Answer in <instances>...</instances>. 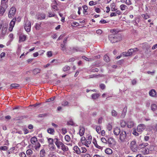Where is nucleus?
Returning <instances> with one entry per match:
<instances>
[{
  "instance_id": "f257e3e1",
  "label": "nucleus",
  "mask_w": 157,
  "mask_h": 157,
  "mask_svg": "<svg viewBox=\"0 0 157 157\" xmlns=\"http://www.w3.org/2000/svg\"><path fill=\"white\" fill-rule=\"evenodd\" d=\"M119 139L118 140L121 143H123L128 142L130 139V136L128 133L126 134V132L124 130H122L121 132L119 135Z\"/></svg>"
},
{
  "instance_id": "f03ea898",
  "label": "nucleus",
  "mask_w": 157,
  "mask_h": 157,
  "mask_svg": "<svg viewBox=\"0 0 157 157\" xmlns=\"http://www.w3.org/2000/svg\"><path fill=\"white\" fill-rule=\"evenodd\" d=\"M30 142L33 144L32 147L37 151H38L41 146V145L37 140V139L35 136L32 137L30 140Z\"/></svg>"
},
{
  "instance_id": "7ed1b4c3",
  "label": "nucleus",
  "mask_w": 157,
  "mask_h": 157,
  "mask_svg": "<svg viewBox=\"0 0 157 157\" xmlns=\"http://www.w3.org/2000/svg\"><path fill=\"white\" fill-rule=\"evenodd\" d=\"M92 138L91 136H89L87 139H86L84 137H82L81 139V141L83 145L88 147L91 143Z\"/></svg>"
},
{
  "instance_id": "20e7f679",
  "label": "nucleus",
  "mask_w": 157,
  "mask_h": 157,
  "mask_svg": "<svg viewBox=\"0 0 157 157\" xmlns=\"http://www.w3.org/2000/svg\"><path fill=\"white\" fill-rule=\"evenodd\" d=\"M109 39L111 43H114L119 41L121 38L119 35L111 34L109 35Z\"/></svg>"
},
{
  "instance_id": "39448f33",
  "label": "nucleus",
  "mask_w": 157,
  "mask_h": 157,
  "mask_svg": "<svg viewBox=\"0 0 157 157\" xmlns=\"http://www.w3.org/2000/svg\"><path fill=\"white\" fill-rule=\"evenodd\" d=\"M8 7L7 4H1L0 8V16H2Z\"/></svg>"
},
{
  "instance_id": "423d86ee",
  "label": "nucleus",
  "mask_w": 157,
  "mask_h": 157,
  "mask_svg": "<svg viewBox=\"0 0 157 157\" xmlns=\"http://www.w3.org/2000/svg\"><path fill=\"white\" fill-rule=\"evenodd\" d=\"M24 28L25 31L29 32L30 31L31 23L29 20L25 21Z\"/></svg>"
},
{
  "instance_id": "0eeeda50",
  "label": "nucleus",
  "mask_w": 157,
  "mask_h": 157,
  "mask_svg": "<svg viewBox=\"0 0 157 157\" xmlns=\"http://www.w3.org/2000/svg\"><path fill=\"white\" fill-rule=\"evenodd\" d=\"M16 11V10L15 8L14 7H12L11 8L9 13L8 16L11 19L13 18L14 15L15 14Z\"/></svg>"
},
{
  "instance_id": "6e6552de",
  "label": "nucleus",
  "mask_w": 157,
  "mask_h": 157,
  "mask_svg": "<svg viewBox=\"0 0 157 157\" xmlns=\"http://www.w3.org/2000/svg\"><path fill=\"white\" fill-rule=\"evenodd\" d=\"M130 147L133 151L134 152L136 151H137L136 141L135 140L132 141L130 143Z\"/></svg>"
},
{
  "instance_id": "1a4fd4ad",
  "label": "nucleus",
  "mask_w": 157,
  "mask_h": 157,
  "mask_svg": "<svg viewBox=\"0 0 157 157\" xmlns=\"http://www.w3.org/2000/svg\"><path fill=\"white\" fill-rule=\"evenodd\" d=\"M146 128L145 125L143 124H140L137 127V131L139 132H141Z\"/></svg>"
},
{
  "instance_id": "9d476101",
  "label": "nucleus",
  "mask_w": 157,
  "mask_h": 157,
  "mask_svg": "<svg viewBox=\"0 0 157 157\" xmlns=\"http://www.w3.org/2000/svg\"><path fill=\"white\" fill-rule=\"evenodd\" d=\"M121 132V130L120 129L117 127L114 128L113 130L114 134L115 135L117 136L119 135Z\"/></svg>"
},
{
  "instance_id": "9b49d317",
  "label": "nucleus",
  "mask_w": 157,
  "mask_h": 157,
  "mask_svg": "<svg viewBox=\"0 0 157 157\" xmlns=\"http://www.w3.org/2000/svg\"><path fill=\"white\" fill-rule=\"evenodd\" d=\"M133 54L132 49H129L128 52H123L122 53L123 55L124 56H128Z\"/></svg>"
},
{
  "instance_id": "f8f14e48",
  "label": "nucleus",
  "mask_w": 157,
  "mask_h": 157,
  "mask_svg": "<svg viewBox=\"0 0 157 157\" xmlns=\"http://www.w3.org/2000/svg\"><path fill=\"white\" fill-rule=\"evenodd\" d=\"M107 143L110 146H113L115 144L114 139L112 137H110L108 139Z\"/></svg>"
},
{
  "instance_id": "ddd939ff",
  "label": "nucleus",
  "mask_w": 157,
  "mask_h": 157,
  "mask_svg": "<svg viewBox=\"0 0 157 157\" xmlns=\"http://www.w3.org/2000/svg\"><path fill=\"white\" fill-rule=\"evenodd\" d=\"M15 23V20H11L10 23V27L9 28V30L10 31H12L13 30V27H14Z\"/></svg>"
},
{
  "instance_id": "4468645a",
  "label": "nucleus",
  "mask_w": 157,
  "mask_h": 157,
  "mask_svg": "<svg viewBox=\"0 0 157 157\" xmlns=\"http://www.w3.org/2000/svg\"><path fill=\"white\" fill-rule=\"evenodd\" d=\"M149 95L151 97H156V92L154 89H152L150 90L149 92Z\"/></svg>"
},
{
  "instance_id": "2eb2a0df",
  "label": "nucleus",
  "mask_w": 157,
  "mask_h": 157,
  "mask_svg": "<svg viewBox=\"0 0 157 157\" xmlns=\"http://www.w3.org/2000/svg\"><path fill=\"white\" fill-rule=\"evenodd\" d=\"M37 18L39 20H42L45 18V15L44 13H39L36 15Z\"/></svg>"
},
{
  "instance_id": "dca6fc26",
  "label": "nucleus",
  "mask_w": 157,
  "mask_h": 157,
  "mask_svg": "<svg viewBox=\"0 0 157 157\" xmlns=\"http://www.w3.org/2000/svg\"><path fill=\"white\" fill-rule=\"evenodd\" d=\"M127 124V127L129 128H132L134 125L133 122L131 120L128 121Z\"/></svg>"
},
{
  "instance_id": "f3484780",
  "label": "nucleus",
  "mask_w": 157,
  "mask_h": 157,
  "mask_svg": "<svg viewBox=\"0 0 157 157\" xmlns=\"http://www.w3.org/2000/svg\"><path fill=\"white\" fill-rule=\"evenodd\" d=\"M73 150L77 154H80L81 153V150L80 148L77 146H75L74 147Z\"/></svg>"
},
{
  "instance_id": "a211bd4d",
  "label": "nucleus",
  "mask_w": 157,
  "mask_h": 157,
  "mask_svg": "<svg viewBox=\"0 0 157 157\" xmlns=\"http://www.w3.org/2000/svg\"><path fill=\"white\" fill-rule=\"evenodd\" d=\"M148 144L147 143H143L140 144L138 146V148L139 149H143L146 147L147 146Z\"/></svg>"
},
{
  "instance_id": "6ab92c4d",
  "label": "nucleus",
  "mask_w": 157,
  "mask_h": 157,
  "mask_svg": "<svg viewBox=\"0 0 157 157\" xmlns=\"http://www.w3.org/2000/svg\"><path fill=\"white\" fill-rule=\"evenodd\" d=\"M141 152L144 155L147 154L149 153V149L147 147L142 149Z\"/></svg>"
},
{
  "instance_id": "aec40b11",
  "label": "nucleus",
  "mask_w": 157,
  "mask_h": 157,
  "mask_svg": "<svg viewBox=\"0 0 157 157\" xmlns=\"http://www.w3.org/2000/svg\"><path fill=\"white\" fill-rule=\"evenodd\" d=\"M63 151L65 152L69 150V148L68 147L65 145L63 144L60 148Z\"/></svg>"
},
{
  "instance_id": "412c9836",
  "label": "nucleus",
  "mask_w": 157,
  "mask_h": 157,
  "mask_svg": "<svg viewBox=\"0 0 157 157\" xmlns=\"http://www.w3.org/2000/svg\"><path fill=\"white\" fill-rule=\"evenodd\" d=\"M55 143L58 149H60L63 144L62 142L60 141L55 142Z\"/></svg>"
},
{
  "instance_id": "4be33fe9",
  "label": "nucleus",
  "mask_w": 157,
  "mask_h": 157,
  "mask_svg": "<svg viewBox=\"0 0 157 157\" xmlns=\"http://www.w3.org/2000/svg\"><path fill=\"white\" fill-rule=\"evenodd\" d=\"M79 135L81 136H82L84 133L85 129L83 127H80L79 130Z\"/></svg>"
},
{
  "instance_id": "5701e85b",
  "label": "nucleus",
  "mask_w": 157,
  "mask_h": 157,
  "mask_svg": "<svg viewBox=\"0 0 157 157\" xmlns=\"http://www.w3.org/2000/svg\"><path fill=\"white\" fill-rule=\"evenodd\" d=\"M93 144H94L95 147H97V148L99 149H100L101 148V147L99 146L98 144L97 143V142L96 140V139L95 138H94L93 139Z\"/></svg>"
},
{
  "instance_id": "b1692460",
  "label": "nucleus",
  "mask_w": 157,
  "mask_h": 157,
  "mask_svg": "<svg viewBox=\"0 0 157 157\" xmlns=\"http://www.w3.org/2000/svg\"><path fill=\"white\" fill-rule=\"evenodd\" d=\"M82 8H83V13L84 14L86 15L87 14V10L88 9L87 6L85 5L82 6Z\"/></svg>"
},
{
  "instance_id": "393cba45",
  "label": "nucleus",
  "mask_w": 157,
  "mask_h": 157,
  "mask_svg": "<svg viewBox=\"0 0 157 157\" xmlns=\"http://www.w3.org/2000/svg\"><path fill=\"white\" fill-rule=\"evenodd\" d=\"M100 95L99 94L95 93L92 95L91 97L93 99H97L99 96Z\"/></svg>"
},
{
  "instance_id": "a878e982",
  "label": "nucleus",
  "mask_w": 157,
  "mask_h": 157,
  "mask_svg": "<svg viewBox=\"0 0 157 157\" xmlns=\"http://www.w3.org/2000/svg\"><path fill=\"white\" fill-rule=\"evenodd\" d=\"M33 151L30 149H28L26 151V154L28 156H29V157L31 156V155L33 154Z\"/></svg>"
},
{
  "instance_id": "bb28decb",
  "label": "nucleus",
  "mask_w": 157,
  "mask_h": 157,
  "mask_svg": "<svg viewBox=\"0 0 157 157\" xmlns=\"http://www.w3.org/2000/svg\"><path fill=\"white\" fill-rule=\"evenodd\" d=\"M105 153L108 155L111 154L113 153L112 150L110 148H106L105 150Z\"/></svg>"
},
{
  "instance_id": "cd10ccee",
  "label": "nucleus",
  "mask_w": 157,
  "mask_h": 157,
  "mask_svg": "<svg viewBox=\"0 0 157 157\" xmlns=\"http://www.w3.org/2000/svg\"><path fill=\"white\" fill-rule=\"evenodd\" d=\"M41 70L38 68L35 69L33 71V73L34 75H36L40 72Z\"/></svg>"
},
{
  "instance_id": "c85d7f7f",
  "label": "nucleus",
  "mask_w": 157,
  "mask_h": 157,
  "mask_svg": "<svg viewBox=\"0 0 157 157\" xmlns=\"http://www.w3.org/2000/svg\"><path fill=\"white\" fill-rule=\"evenodd\" d=\"M151 109L153 111H155L157 109V106L156 104H152L151 106Z\"/></svg>"
},
{
  "instance_id": "c756f323",
  "label": "nucleus",
  "mask_w": 157,
  "mask_h": 157,
  "mask_svg": "<svg viewBox=\"0 0 157 157\" xmlns=\"http://www.w3.org/2000/svg\"><path fill=\"white\" fill-rule=\"evenodd\" d=\"M47 132L53 135L55 132V131L53 129L50 128L47 129Z\"/></svg>"
},
{
  "instance_id": "7c9ffc66",
  "label": "nucleus",
  "mask_w": 157,
  "mask_h": 157,
  "mask_svg": "<svg viewBox=\"0 0 157 157\" xmlns=\"http://www.w3.org/2000/svg\"><path fill=\"white\" fill-rule=\"evenodd\" d=\"M110 31L112 33H113V34L119 35L117 34V33L119 32V31L117 29H111L110 30Z\"/></svg>"
},
{
  "instance_id": "2f4dec72",
  "label": "nucleus",
  "mask_w": 157,
  "mask_h": 157,
  "mask_svg": "<svg viewBox=\"0 0 157 157\" xmlns=\"http://www.w3.org/2000/svg\"><path fill=\"white\" fill-rule=\"evenodd\" d=\"M115 4L114 3H112L111 5V8L112 11H115L117 9L115 8Z\"/></svg>"
},
{
  "instance_id": "473e14b6",
  "label": "nucleus",
  "mask_w": 157,
  "mask_h": 157,
  "mask_svg": "<svg viewBox=\"0 0 157 157\" xmlns=\"http://www.w3.org/2000/svg\"><path fill=\"white\" fill-rule=\"evenodd\" d=\"M111 113L112 116L114 117H117L118 115L117 112L114 110H112Z\"/></svg>"
},
{
  "instance_id": "72a5a7b5",
  "label": "nucleus",
  "mask_w": 157,
  "mask_h": 157,
  "mask_svg": "<svg viewBox=\"0 0 157 157\" xmlns=\"http://www.w3.org/2000/svg\"><path fill=\"white\" fill-rule=\"evenodd\" d=\"M26 38V36L24 35L20 36L19 37V41H24Z\"/></svg>"
},
{
  "instance_id": "f704fd0d",
  "label": "nucleus",
  "mask_w": 157,
  "mask_h": 157,
  "mask_svg": "<svg viewBox=\"0 0 157 157\" xmlns=\"http://www.w3.org/2000/svg\"><path fill=\"white\" fill-rule=\"evenodd\" d=\"M45 152V151L44 149L41 150L40 152V157H44Z\"/></svg>"
},
{
  "instance_id": "c9c22d12",
  "label": "nucleus",
  "mask_w": 157,
  "mask_h": 157,
  "mask_svg": "<svg viewBox=\"0 0 157 157\" xmlns=\"http://www.w3.org/2000/svg\"><path fill=\"white\" fill-rule=\"evenodd\" d=\"M40 27L41 23H37L36 24L35 27L36 30H38L40 29Z\"/></svg>"
},
{
  "instance_id": "e433bc0d",
  "label": "nucleus",
  "mask_w": 157,
  "mask_h": 157,
  "mask_svg": "<svg viewBox=\"0 0 157 157\" xmlns=\"http://www.w3.org/2000/svg\"><path fill=\"white\" fill-rule=\"evenodd\" d=\"M127 6L124 4H122L120 6V8L121 10H125Z\"/></svg>"
},
{
  "instance_id": "4c0bfd02",
  "label": "nucleus",
  "mask_w": 157,
  "mask_h": 157,
  "mask_svg": "<svg viewBox=\"0 0 157 157\" xmlns=\"http://www.w3.org/2000/svg\"><path fill=\"white\" fill-rule=\"evenodd\" d=\"M141 16L145 20L148 19L149 18V16L147 13L142 14Z\"/></svg>"
},
{
  "instance_id": "58836bf2",
  "label": "nucleus",
  "mask_w": 157,
  "mask_h": 157,
  "mask_svg": "<svg viewBox=\"0 0 157 157\" xmlns=\"http://www.w3.org/2000/svg\"><path fill=\"white\" fill-rule=\"evenodd\" d=\"M19 85L17 83H13L11 85L10 87L12 88H15L17 87H19Z\"/></svg>"
},
{
  "instance_id": "ea45409f",
  "label": "nucleus",
  "mask_w": 157,
  "mask_h": 157,
  "mask_svg": "<svg viewBox=\"0 0 157 157\" xmlns=\"http://www.w3.org/2000/svg\"><path fill=\"white\" fill-rule=\"evenodd\" d=\"M8 148V147L6 146H3L0 147V151H6Z\"/></svg>"
},
{
  "instance_id": "a19ab883",
  "label": "nucleus",
  "mask_w": 157,
  "mask_h": 157,
  "mask_svg": "<svg viewBox=\"0 0 157 157\" xmlns=\"http://www.w3.org/2000/svg\"><path fill=\"white\" fill-rule=\"evenodd\" d=\"M104 59L105 61L106 62H108L110 61L109 57L107 55H105L104 56Z\"/></svg>"
},
{
  "instance_id": "79ce46f5",
  "label": "nucleus",
  "mask_w": 157,
  "mask_h": 157,
  "mask_svg": "<svg viewBox=\"0 0 157 157\" xmlns=\"http://www.w3.org/2000/svg\"><path fill=\"white\" fill-rule=\"evenodd\" d=\"M98 76H101V75L99 74L98 75H90L89 76V78H98Z\"/></svg>"
},
{
  "instance_id": "37998d69",
  "label": "nucleus",
  "mask_w": 157,
  "mask_h": 157,
  "mask_svg": "<svg viewBox=\"0 0 157 157\" xmlns=\"http://www.w3.org/2000/svg\"><path fill=\"white\" fill-rule=\"evenodd\" d=\"M70 67L68 66H66L63 68V71H67L69 70L70 69Z\"/></svg>"
},
{
  "instance_id": "c03bdc74",
  "label": "nucleus",
  "mask_w": 157,
  "mask_h": 157,
  "mask_svg": "<svg viewBox=\"0 0 157 157\" xmlns=\"http://www.w3.org/2000/svg\"><path fill=\"white\" fill-rule=\"evenodd\" d=\"M49 146L50 149L52 150H54L56 149V147L53 144L49 145Z\"/></svg>"
},
{
  "instance_id": "a18cd8bd",
  "label": "nucleus",
  "mask_w": 157,
  "mask_h": 157,
  "mask_svg": "<svg viewBox=\"0 0 157 157\" xmlns=\"http://www.w3.org/2000/svg\"><path fill=\"white\" fill-rule=\"evenodd\" d=\"M7 31V28L6 27H3L2 29V34L3 35H4L6 33Z\"/></svg>"
},
{
  "instance_id": "49530a36",
  "label": "nucleus",
  "mask_w": 157,
  "mask_h": 157,
  "mask_svg": "<svg viewBox=\"0 0 157 157\" xmlns=\"http://www.w3.org/2000/svg\"><path fill=\"white\" fill-rule=\"evenodd\" d=\"M126 123L124 121H121V126L122 127H124L126 125Z\"/></svg>"
},
{
  "instance_id": "de8ad7c7",
  "label": "nucleus",
  "mask_w": 157,
  "mask_h": 157,
  "mask_svg": "<svg viewBox=\"0 0 157 157\" xmlns=\"http://www.w3.org/2000/svg\"><path fill=\"white\" fill-rule=\"evenodd\" d=\"M65 139L66 141L69 142L71 140V138L70 136L68 135H66L65 136Z\"/></svg>"
},
{
  "instance_id": "09e8293b",
  "label": "nucleus",
  "mask_w": 157,
  "mask_h": 157,
  "mask_svg": "<svg viewBox=\"0 0 157 157\" xmlns=\"http://www.w3.org/2000/svg\"><path fill=\"white\" fill-rule=\"evenodd\" d=\"M56 2L55 1V4H54V5L53 4H52V9H53L54 10V11L56 10H57V6L56 5Z\"/></svg>"
},
{
  "instance_id": "8fccbe9b",
  "label": "nucleus",
  "mask_w": 157,
  "mask_h": 157,
  "mask_svg": "<svg viewBox=\"0 0 157 157\" xmlns=\"http://www.w3.org/2000/svg\"><path fill=\"white\" fill-rule=\"evenodd\" d=\"M80 149L81 150V153H85L87 151L86 149L84 147H82L80 148Z\"/></svg>"
},
{
  "instance_id": "3c124183",
  "label": "nucleus",
  "mask_w": 157,
  "mask_h": 157,
  "mask_svg": "<svg viewBox=\"0 0 157 157\" xmlns=\"http://www.w3.org/2000/svg\"><path fill=\"white\" fill-rule=\"evenodd\" d=\"M48 141L49 144H53L54 140L53 139L51 138H49L48 139Z\"/></svg>"
},
{
  "instance_id": "603ef678",
  "label": "nucleus",
  "mask_w": 157,
  "mask_h": 157,
  "mask_svg": "<svg viewBox=\"0 0 157 157\" xmlns=\"http://www.w3.org/2000/svg\"><path fill=\"white\" fill-rule=\"evenodd\" d=\"M107 128L109 131H111L112 128V125L110 124H109L107 126Z\"/></svg>"
},
{
  "instance_id": "864d4df0",
  "label": "nucleus",
  "mask_w": 157,
  "mask_h": 157,
  "mask_svg": "<svg viewBox=\"0 0 157 157\" xmlns=\"http://www.w3.org/2000/svg\"><path fill=\"white\" fill-rule=\"evenodd\" d=\"M19 156L20 157H26V155L24 152H21L19 154Z\"/></svg>"
},
{
  "instance_id": "5fc2aeb1",
  "label": "nucleus",
  "mask_w": 157,
  "mask_h": 157,
  "mask_svg": "<svg viewBox=\"0 0 157 157\" xmlns=\"http://www.w3.org/2000/svg\"><path fill=\"white\" fill-rule=\"evenodd\" d=\"M96 129L98 133H99L101 132V128L100 126H97Z\"/></svg>"
},
{
  "instance_id": "6e6d98bb",
  "label": "nucleus",
  "mask_w": 157,
  "mask_h": 157,
  "mask_svg": "<svg viewBox=\"0 0 157 157\" xmlns=\"http://www.w3.org/2000/svg\"><path fill=\"white\" fill-rule=\"evenodd\" d=\"M101 140L102 142L105 143L107 144V143L108 140H106L105 138L104 137L101 138Z\"/></svg>"
},
{
  "instance_id": "4d7b16f0",
  "label": "nucleus",
  "mask_w": 157,
  "mask_h": 157,
  "mask_svg": "<svg viewBox=\"0 0 157 157\" xmlns=\"http://www.w3.org/2000/svg\"><path fill=\"white\" fill-rule=\"evenodd\" d=\"M60 47L62 51H64L66 49L65 44H61L60 45Z\"/></svg>"
},
{
  "instance_id": "13d9d810",
  "label": "nucleus",
  "mask_w": 157,
  "mask_h": 157,
  "mask_svg": "<svg viewBox=\"0 0 157 157\" xmlns=\"http://www.w3.org/2000/svg\"><path fill=\"white\" fill-rule=\"evenodd\" d=\"M125 2L128 5H130L132 4V2L130 0H125Z\"/></svg>"
},
{
  "instance_id": "bf43d9fd",
  "label": "nucleus",
  "mask_w": 157,
  "mask_h": 157,
  "mask_svg": "<svg viewBox=\"0 0 157 157\" xmlns=\"http://www.w3.org/2000/svg\"><path fill=\"white\" fill-rule=\"evenodd\" d=\"M69 104V103L68 102L66 101H63L62 103V105L63 106H66L68 104Z\"/></svg>"
},
{
  "instance_id": "052dcab7",
  "label": "nucleus",
  "mask_w": 157,
  "mask_h": 157,
  "mask_svg": "<svg viewBox=\"0 0 157 157\" xmlns=\"http://www.w3.org/2000/svg\"><path fill=\"white\" fill-rule=\"evenodd\" d=\"M52 53L51 51H48L47 53V56L48 57H50L52 56Z\"/></svg>"
},
{
  "instance_id": "680f3d73",
  "label": "nucleus",
  "mask_w": 157,
  "mask_h": 157,
  "mask_svg": "<svg viewBox=\"0 0 157 157\" xmlns=\"http://www.w3.org/2000/svg\"><path fill=\"white\" fill-rule=\"evenodd\" d=\"M8 0H2L1 4H7V3Z\"/></svg>"
},
{
  "instance_id": "e2e57ef3",
  "label": "nucleus",
  "mask_w": 157,
  "mask_h": 157,
  "mask_svg": "<svg viewBox=\"0 0 157 157\" xmlns=\"http://www.w3.org/2000/svg\"><path fill=\"white\" fill-rule=\"evenodd\" d=\"M79 25V23L77 22H74L72 24V26H78Z\"/></svg>"
},
{
  "instance_id": "0e129e2a",
  "label": "nucleus",
  "mask_w": 157,
  "mask_h": 157,
  "mask_svg": "<svg viewBox=\"0 0 157 157\" xmlns=\"http://www.w3.org/2000/svg\"><path fill=\"white\" fill-rule=\"evenodd\" d=\"M103 119V118L102 117H100L98 119V124H101V123L102 122V120Z\"/></svg>"
},
{
  "instance_id": "69168bd1",
  "label": "nucleus",
  "mask_w": 157,
  "mask_h": 157,
  "mask_svg": "<svg viewBox=\"0 0 157 157\" xmlns=\"http://www.w3.org/2000/svg\"><path fill=\"white\" fill-rule=\"evenodd\" d=\"M100 87L102 90L104 89L105 88V85L103 84H101L100 85Z\"/></svg>"
},
{
  "instance_id": "338daca9",
  "label": "nucleus",
  "mask_w": 157,
  "mask_h": 157,
  "mask_svg": "<svg viewBox=\"0 0 157 157\" xmlns=\"http://www.w3.org/2000/svg\"><path fill=\"white\" fill-rule=\"evenodd\" d=\"M132 134L136 136H138L139 135V133L136 132V130H134L133 131Z\"/></svg>"
},
{
  "instance_id": "774afa93",
  "label": "nucleus",
  "mask_w": 157,
  "mask_h": 157,
  "mask_svg": "<svg viewBox=\"0 0 157 157\" xmlns=\"http://www.w3.org/2000/svg\"><path fill=\"white\" fill-rule=\"evenodd\" d=\"M132 52H133V54H134V53L138 51V49L137 48H136L134 49H132Z\"/></svg>"
}]
</instances>
